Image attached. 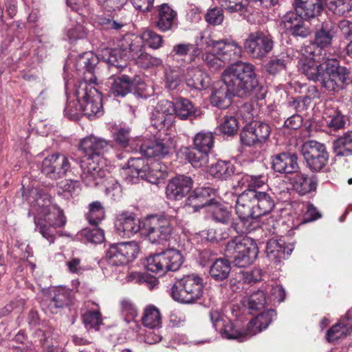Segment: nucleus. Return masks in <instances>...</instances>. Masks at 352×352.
Here are the masks:
<instances>
[{"label": "nucleus", "mask_w": 352, "mask_h": 352, "mask_svg": "<svg viewBox=\"0 0 352 352\" xmlns=\"http://www.w3.org/2000/svg\"><path fill=\"white\" fill-rule=\"evenodd\" d=\"M184 263L182 253L176 249H168L146 258L144 265L151 272L164 274L168 271H177Z\"/></svg>", "instance_id": "nucleus-11"}, {"label": "nucleus", "mask_w": 352, "mask_h": 352, "mask_svg": "<svg viewBox=\"0 0 352 352\" xmlns=\"http://www.w3.org/2000/svg\"><path fill=\"white\" fill-rule=\"evenodd\" d=\"M231 271L230 263L228 259H215L210 267V276L215 281H223L228 278Z\"/></svg>", "instance_id": "nucleus-42"}, {"label": "nucleus", "mask_w": 352, "mask_h": 352, "mask_svg": "<svg viewBox=\"0 0 352 352\" xmlns=\"http://www.w3.org/2000/svg\"><path fill=\"white\" fill-rule=\"evenodd\" d=\"M256 214L259 217L271 212L275 207L274 197L267 192L256 190Z\"/></svg>", "instance_id": "nucleus-45"}, {"label": "nucleus", "mask_w": 352, "mask_h": 352, "mask_svg": "<svg viewBox=\"0 0 352 352\" xmlns=\"http://www.w3.org/2000/svg\"><path fill=\"white\" fill-rule=\"evenodd\" d=\"M82 234L87 241L94 243H102L104 239V232L99 228L85 229L82 230Z\"/></svg>", "instance_id": "nucleus-63"}, {"label": "nucleus", "mask_w": 352, "mask_h": 352, "mask_svg": "<svg viewBox=\"0 0 352 352\" xmlns=\"http://www.w3.org/2000/svg\"><path fill=\"white\" fill-rule=\"evenodd\" d=\"M234 166L230 161L218 160L210 165L208 173L214 178L227 179L234 175Z\"/></svg>", "instance_id": "nucleus-44"}, {"label": "nucleus", "mask_w": 352, "mask_h": 352, "mask_svg": "<svg viewBox=\"0 0 352 352\" xmlns=\"http://www.w3.org/2000/svg\"><path fill=\"white\" fill-rule=\"evenodd\" d=\"M162 321L160 310L153 305L146 306L142 316V324L150 329H157L160 327Z\"/></svg>", "instance_id": "nucleus-47"}, {"label": "nucleus", "mask_w": 352, "mask_h": 352, "mask_svg": "<svg viewBox=\"0 0 352 352\" xmlns=\"http://www.w3.org/2000/svg\"><path fill=\"white\" fill-rule=\"evenodd\" d=\"M292 250L293 248L286 245L285 242L281 239H270L266 245L267 257L275 263H280L282 259L287 258Z\"/></svg>", "instance_id": "nucleus-34"}, {"label": "nucleus", "mask_w": 352, "mask_h": 352, "mask_svg": "<svg viewBox=\"0 0 352 352\" xmlns=\"http://www.w3.org/2000/svg\"><path fill=\"white\" fill-rule=\"evenodd\" d=\"M222 81L239 97L254 95L257 99L264 98L263 94L257 95L262 87L258 84L255 67L251 63L238 61L232 64L223 72Z\"/></svg>", "instance_id": "nucleus-5"}, {"label": "nucleus", "mask_w": 352, "mask_h": 352, "mask_svg": "<svg viewBox=\"0 0 352 352\" xmlns=\"http://www.w3.org/2000/svg\"><path fill=\"white\" fill-rule=\"evenodd\" d=\"M204 280L197 274L183 276L177 280L170 288V296L179 302L190 304L196 302L203 295Z\"/></svg>", "instance_id": "nucleus-9"}, {"label": "nucleus", "mask_w": 352, "mask_h": 352, "mask_svg": "<svg viewBox=\"0 0 352 352\" xmlns=\"http://www.w3.org/2000/svg\"><path fill=\"white\" fill-rule=\"evenodd\" d=\"M298 155L294 152H282L272 156V168L278 173L294 174L300 170Z\"/></svg>", "instance_id": "nucleus-24"}, {"label": "nucleus", "mask_w": 352, "mask_h": 352, "mask_svg": "<svg viewBox=\"0 0 352 352\" xmlns=\"http://www.w3.org/2000/svg\"><path fill=\"white\" fill-rule=\"evenodd\" d=\"M127 174L133 182V179L141 178L151 184H157L160 179H164L167 174L166 167L159 161H151L142 157H130L128 160Z\"/></svg>", "instance_id": "nucleus-10"}, {"label": "nucleus", "mask_w": 352, "mask_h": 352, "mask_svg": "<svg viewBox=\"0 0 352 352\" xmlns=\"http://www.w3.org/2000/svg\"><path fill=\"white\" fill-rule=\"evenodd\" d=\"M337 25L331 20L324 21L320 27L316 29L314 40L317 45L329 47L336 34Z\"/></svg>", "instance_id": "nucleus-38"}, {"label": "nucleus", "mask_w": 352, "mask_h": 352, "mask_svg": "<svg viewBox=\"0 0 352 352\" xmlns=\"http://www.w3.org/2000/svg\"><path fill=\"white\" fill-rule=\"evenodd\" d=\"M243 184H247L248 189H254L261 188L265 184L267 179L263 175H245L242 178Z\"/></svg>", "instance_id": "nucleus-61"}, {"label": "nucleus", "mask_w": 352, "mask_h": 352, "mask_svg": "<svg viewBox=\"0 0 352 352\" xmlns=\"http://www.w3.org/2000/svg\"><path fill=\"white\" fill-rule=\"evenodd\" d=\"M236 96L234 90L223 81L219 87H214L210 96L212 106L219 109H227L232 102V98Z\"/></svg>", "instance_id": "nucleus-32"}, {"label": "nucleus", "mask_w": 352, "mask_h": 352, "mask_svg": "<svg viewBox=\"0 0 352 352\" xmlns=\"http://www.w3.org/2000/svg\"><path fill=\"white\" fill-rule=\"evenodd\" d=\"M202 62L205 63L209 68L214 70L223 67L225 63L210 50L205 53L202 51V56L195 62V64L201 65Z\"/></svg>", "instance_id": "nucleus-53"}, {"label": "nucleus", "mask_w": 352, "mask_h": 352, "mask_svg": "<svg viewBox=\"0 0 352 352\" xmlns=\"http://www.w3.org/2000/svg\"><path fill=\"white\" fill-rule=\"evenodd\" d=\"M144 50L142 39L135 36L132 39L130 36L124 37L120 41L117 48H106L102 51L101 58L109 69H117L118 72H124L127 67V60H134Z\"/></svg>", "instance_id": "nucleus-6"}, {"label": "nucleus", "mask_w": 352, "mask_h": 352, "mask_svg": "<svg viewBox=\"0 0 352 352\" xmlns=\"http://www.w3.org/2000/svg\"><path fill=\"white\" fill-rule=\"evenodd\" d=\"M52 297L47 307L52 314H57L60 309L73 304L71 290L65 287H56L51 293Z\"/></svg>", "instance_id": "nucleus-31"}, {"label": "nucleus", "mask_w": 352, "mask_h": 352, "mask_svg": "<svg viewBox=\"0 0 352 352\" xmlns=\"http://www.w3.org/2000/svg\"><path fill=\"white\" fill-rule=\"evenodd\" d=\"M216 133L210 131L201 130L192 138V144L195 149L211 153L214 146Z\"/></svg>", "instance_id": "nucleus-39"}, {"label": "nucleus", "mask_w": 352, "mask_h": 352, "mask_svg": "<svg viewBox=\"0 0 352 352\" xmlns=\"http://www.w3.org/2000/svg\"><path fill=\"white\" fill-rule=\"evenodd\" d=\"M218 128L222 134L231 137L237 133L239 122L235 116L226 115L221 119Z\"/></svg>", "instance_id": "nucleus-51"}, {"label": "nucleus", "mask_w": 352, "mask_h": 352, "mask_svg": "<svg viewBox=\"0 0 352 352\" xmlns=\"http://www.w3.org/2000/svg\"><path fill=\"white\" fill-rule=\"evenodd\" d=\"M305 19L296 15V13L287 12L281 19V24L285 30L295 38H305L311 34L310 24Z\"/></svg>", "instance_id": "nucleus-19"}, {"label": "nucleus", "mask_w": 352, "mask_h": 352, "mask_svg": "<svg viewBox=\"0 0 352 352\" xmlns=\"http://www.w3.org/2000/svg\"><path fill=\"white\" fill-rule=\"evenodd\" d=\"M82 321L86 328L98 329L102 324V314L99 310L87 311L82 315Z\"/></svg>", "instance_id": "nucleus-57"}, {"label": "nucleus", "mask_w": 352, "mask_h": 352, "mask_svg": "<svg viewBox=\"0 0 352 352\" xmlns=\"http://www.w3.org/2000/svg\"><path fill=\"white\" fill-rule=\"evenodd\" d=\"M327 48L314 41L310 42L304 49L309 58L299 62V69L309 80L319 82L327 91L336 92L349 84L350 72L340 66L338 59L326 58Z\"/></svg>", "instance_id": "nucleus-1"}, {"label": "nucleus", "mask_w": 352, "mask_h": 352, "mask_svg": "<svg viewBox=\"0 0 352 352\" xmlns=\"http://www.w3.org/2000/svg\"><path fill=\"white\" fill-rule=\"evenodd\" d=\"M271 127L265 122H250L240 133V140L244 146L261 148L269 140Z\"/></svg>", "instance_id": "nucleus-14"}, {"label": "nucleus", "mask_w": 352, "mask_h": 352, "mask_svg": "<svg viewBox=\"0 0 352 352\" xmlns=\"http://www.w3.org/2000/svg\"><path fill=\"white\" fill-rule=\"evenodd\" d=\"M301 153L307 167L312 173L323 171L329 160L326 145L316 140H308L301 146Z\"/></svg>", "instance_id": "nucleus-12"}, {"label": "nucleus", "mask_w": 352, "mask_h": 352, "mask_svg": "<svg viewBox=\"0 0 352 352\" xmlns=\"http://www.w3.org/2000/svg\"><path fill=\"white\" fill-rule=\"evenodd\" d=\"M230 224L232 228L239 236L252 233V232L261 228L258 221L253 218H243L241 215H238V219L234 220L232 217Z\"/></svg>", "instance_id": "nucleus-40"}, {"label": "nucleus", "mask_w": 352, "mask_h": 352, "mask_svg": "<svg viewBox=\"0 0 352 352\" xmlns=\"http://www.w3.org/2000/svg\"><path fill=\"white\" fill-rule=\"evenodd\" d=\"M153 19L155 28L162 32L172 31L177 27V12L168 3L157 6Z\"/></svg>", "instance_id": "nucleus-21"}, {"label": "nucleus", "mask_w": 352, "mask_h": 352, "mask_svg": "<svg viewBox=\"0 0 352 352\" xmlns=\"http://www.w3.org/2000/svg\"><path fill=\"white\" fill-rule=\"evenodd\" d=\"M294 11L296 15L305 19H313L318 16L323 9V0H295Z\"/></svg>", "instance_id": "nucleus-30"}, {"label": "nucleus", "mask_w": 352, "mask_h": 352, "mask_svg": "<svg viewBox=\"0 0 352 352\" xmlns=\"http://www.w3.org/2000/svg\"><path fill=\"white\" fill-rule=\"evenodd\" d=\"M216 190L211 187L197 188L186 200V206L192 207L195 212L214 203Z\"/></svg>", "instance_id": "nucleus-27"}, {"label": "nucleus", "mask_w": 352, "mask_h": 352, "mask_svg": "<svg viewBox=\"0 0 352 352\" xmlns=\"http://www.w3.org/2000/svg\"><path fill=\"white\" fill-rule=\"evenodd\" d=\"M209 212L213 221L217 223L228 225L231 222L232 211L226 206L214 202L210 206Z\"/></svg>", "instance_id": "nucleus-46"}, {"label": "nucleus", "mask_w": 352, "mask_h": 352, "mask_svg": "<svg viewBox=\"0 0 352 352\" xmlns=\"http://www.w3.org/2000/svg\"><path fill=\"white\" fill-rule=\"evenodd\" d=\"M276 316V312L272 309L258 314L256 317L252 318L247 325L249 336L251 337L267 329Z\"/></svg>", "instance_id": "nucleus-36"}, {"label": "nucleus", "mask_w": 352, "mask_h": 352, "mask_svg": "<svg viewBox=\"0 0 352 352\" xmlns=\"http://www.w3.org/2000/svg\"><path fill=\"white\" fill-rule=\"evenodd\" d=\"M307 103L304 101L302 97L291 98L287 102V107L289 109V112L298 113L302 112L307 109Z\"/></svg>", "instance_id": "nucleus-64"}, {"label": "nucleus", "mask_w": 352, "mask_h": 352, "mask_svg": "<svg viewBox=\"0 0 352 352\" xmlns=\"http://www.w3.org/2000/svg\"><path fill=\"white\" fill-rule=\"evenodd\" d=\"M71 168L68 157L59 153L47 155L41 163V172L47 177L57 180L66 176Z\"/></svg>", "instance_id": "nucleus-16"}, {"label": "nucleus", "mask_w": 352, "mask_h": 352, "mask_svg": "<svg viewBox=\"0 0 352 352\" xmlns=\"http://www.w3.org/2000/svg\"><path fill=\"white\" fill-rule=\"evenodd\" d=\"M256 190L246 189L239 195L235 206L237 215L256 220Z\"/></svg>", "instance_id": "nucleus-25"}, {"label": "nucleus", "mask_w": 352, "mask_h": 352, "mask_svg": "<svg viewBox=\"0 0 352 352\" xmlns=\"http://www.w3.org/2000/svg\"><path fill=\"white\" fill-rule=\"evenodd\" d=\"M98 63V58L91 52H86L79 55L76 63V67L79 74L83 77L79 82H85L91 86L96 85L97 78L94 69Z\"/></svg>", "instance_id": "nucleus-23"}, {"label": "nucleus", "mask_w": 352, "mask_h": 352, "mask_svg": "<svg viewBox=\"0 0 352 352\" xmlns=\"http://www.w3.org/2000/svg\"><path fill=\"white\" fill-rule=\"evenodd\" d=\"M329 10L339 16L349 14L352 10V0H323Z\"/></svg>", "instance_id": "nucleus-50"}, {"label": "nucleus", "mask_w": 352, "mask_h": 352, "mask_svg": "<svg viewBox=\"0 0 352 352\" xmlns=\"http://www.w3.org/2000/svg\"><path fill=\"white\" fill-rule=\"evenodd\" d=\"M140 38L142 39V43H144L149 47L154 50L161 47L164 43L162 36L151 30H145Z\"/></svg>", "instance_id": "nucleus-56"}, {"label": "nucleus", "mask_w": 352, "mask_h": 352, "mask_svg": "<svg viewBox=\"0 0 352 352\" xmlns=\"http://www.w3.org/2000/svg\"><path fill=\"white\" fill-rule=\"evenodd\" d=\"M109 69L112 73L115 72L109 78L110 92L113 96L123 98L133 91L132 77L122 74V72H118L115 68L113 70Z\"/></svg>", "instance_id": "nucleus-26"}, {"label": "nucleus", "mask_w": 352, "mask_h": 352, "mask_svg": "<svg viewBox=\"0 0 352 352\" xmlns=\"http://www.w3.org/2000/svg\"><path fill=\"white\" fill-rule=\"evenodd\" d=\"M333 150L337 156H352V131L344 133L333 142Z\"/></svg>", "instance_id": "nucleus-41"}, {"label": "nucleus", "mask_w": 352, "mask_h": 352, "mask_svg": "<svg viewBox=\"0 0 352 352\" xmlns=\"http://www.w3.org/2000/svg\"><path fill=\"white\" fill-rule=\"evenodd\" d=\"M258 248L251 238L237 236L230 240L226 245L225 254L232 260L238 267H246L252 265L257 258Z\"/></svg>", "instance_id": "nucleus-8"}, {"label": "nucleus", "mask_w": 352, "mask_h": 352, "mask_svg": "<svg viewBox=\"0 0 352 352\" xmlns=\"http://www.w3.org/2000/svg\"><path fill=\"white\" fill-rule=\"evenodd\" d=\"M190 177L178 175L173 178L166 187V193L170 198L180 199L186 196L192 188Z\"/></svg>", "instance_id": "nucleus-29"}, {"label": "nucleus", "mask_w": 352, "mask_h": 352, "mask_svg": "<svg viewBox=\"0 0 352 352\" xmlns=\"http://www.w3.org/2000/svg\"><path fill=\"white\" fill-rule=\"evenodd\" d=\"M116 232L122 238H129L140 230V222L133 212L123 211L116 214L114 222Z\"/></svg>", "instance_id": "nucleus-22"}, {"label": "nucleus", "mask_w": 352, "mask_h": 352, "mask_svg": "<svg viewBox=\"0 0 352 352\" xmlns=\"http://www.w3.org/2000/svg\"><path fill=\"white\" fill-rule=\"evenodd\" d=\"M205 44L208 50H212L224 62L236 60L241 56L242 47L236 41L228 38L214 40L208 37Z\"/></svg>", "instance_id": "nucleus-17"}, {"label": "nucleus", "mask_w": 352, "mask_h": 352, "mask_svg": "<svg viewBox=\"0 0 352 352\" xmlns=\"http://www.w3.org/2000/svg\"><path fill=\"white\" fill-rule=\"evenodd\" d=\"M130 133V129L120 128L113 133V139L116 144L124 149L129 148L131 140Z\"/></svg>", "instance_id": "nucleus-59"}, {"label": "nucleus", "mask_w": 352, "mask_h": 352, "mask_svg": "<svg viewBox=\"0 0 352 352\" xmlns=\"http://www.w3.org/2000/svg\"><path fill=\"white\" fill-rule=\"evenodd\" d=\"M197 107L189 99L179 97L175 99L174 116L181 120L196 119L199 116Z\"/></svg>", "instance_id": "nucleus-33"}, {"label": "nucleus", "mask_w": 352, "mask_h": 352, "mask_svg": "<svg viewBox=\"0 0 352 352\" xmlns=\"http://www.w3.org/2000/svg\"><path fill=\"white\" fill-rule=\"evenodd\" d=\"M265 303V294L262 290L253 292L248 299V307L251 311H258L263 309Z\"/></svg>", "instance_id": "nucleus-58"}, {"label": "nucleus", "mask_w": 352, "mask_h": 352, "mask_svg": "<svg viewBox=\"0 0 352 352\" xmlns=\"http://www.w3.org/2000/svg\"><path fill=\"white\" fill-rule=\"evenodd\" d=\"M289 178L292 189L300 195L315 192L318 184V178L315 175H309L299 170Z\"/></svg>", "instance_id": "nucleus-28"}, {"label": "nucleus", "mask_w": 352, "mask_h": 352, "mask_svg": "<svg viewBox=\"0 0 352 352\" xmlns=\"http://www.w3.org/2000/svg\"><path fill=\"white\" fill-rule=\"evenodd\" d=\"M139 67L144 69L157 65L159 60L146 53L144 50L139 54L138 58L133 60Z\"/></svg>", "instance_id": "nucleus-62"}, {"label": "nucleus", "mask_w": 352, "mask_h": 352, "mask_svg": "<svg viewBox=\"0 0 352 352\" xmlns=\"http://www.w3.org/2000/svg\"><path fill=\"white\" fill-rule=\"evenodd\" d=\"M177 224V219L175 216L167 214L150 215L143 221L142 231L151 243L160 244L170 241Z\"/></svg>", "instance_id": "nucleus-7"}, {"label": "nucleus", "mask_w": 352, "mask_h": 352, "mask_svg": "<svg viewBox=\"0 0 352 352\" xmlns=\"http://www.w3.org/2000/svg\"><path fill=\"white\" fill-rule=\"evenodd\" d=\"M184 154L185 159L195 168H200L205 166L208 162L209 153L197 151L194 146L186 147Z\"/></svg>", "instance_id": "nucleus-48"}, {"label": "nucleus", "mask_w": 352, "mask_h": 352, "mask_svg": "<svg viewBox=\"0 0 352 352\" xmlns=\"http://www.w3.org/2000/svg\"><path fill=\"white\" fill-rule=\"evenodd\" d=\"M249 0H221V6L230 12H238L241 15L248 12Z\"/></svg>", "instance_id": "nucleus-54"}, {"label": "nucleus", "mask_w": 352, "mask_h": 352, "mask_svg": "<svg viewBox=\"0 0 352 352\" xmlns=\"http://www.w3.org/2000/svg\"><path fill=\"white\" fill-rule=\"evenodd\" d=\"M170 55L173 57L188 56V62L195 63L202 56V49L197 43L182 42L177 43L173 47Z\"/></svg>", "instance_id": "nucleus-35"}, {"label": "nucleus", "mask_w": 352, "mask_h": 352, "mask_svg": "<svg viewBox=\"0 0 352 352\" xmlns=\"http://www.w3.org/2000/svg\"><path fill=\"white\" fill-rule=\"evenodd\" d=\"M138 252L139 246L135 241L112 243L106 252V258L112 265H124L135 259Z\"/></svg>", "instance_id": "nucleus-15"}, {"label": "nucleus", "mask_w": 352, "mask_h": 352, "mask_svg": "<svg viewBox=\"0 0 352 352\" xmlns=\"http://www.w3.org/2000/svg\"><path fill=\"white\" fill-rule=\"evenodd\" d=\"M120 311L126 323L136 322L138 310L136 305L129 299H123L120 302Z\"/></svg>", "instance_id": "nucleus-52"}, {"label": "nucleus", "mask_w": 352, "mask_h": 352, "mask_svg": "<svg viewBox=\"0 0 352 352\" xmlns=\"http://www.w3.org/2000/svg\"><path fill=\"white\" fill-rule=\"evenodd\" d=\"M210 318L213 327L223 338L242 342L250 337L247 329L243 331L236 329L230 320L224 318L223 315L217 310L210 311Z\"/></svg>", "instance_id": "nucleus-18"}, {"label": "nucleus", "mask_w": 352, "mask_h": 352, "mask_svg": "<svg viewBox=\"0 0 352 352\" xmlns=\"http://www.w3.org/2000/svg\"><path fill=\"white\" fill-rule=\"evenodd\" d=\"M32 198L30 204L34 212L36 228L42 236L52 244L56 240L57 229L65 226L67 218L59 206L52 204L51 196L48 193L38 190Z\"/></svg>", "instance_id": "nucleus-3"}, {"label": "nucleus", "mask_w": 352, "mask_h": 352, "mask_svg": "<svg viewBox=\"0 0 352 352\" xmlns=\"http://www.w3.org/2000/svg\"><path fill=\"white\" fill-rule=\"evenodd\" d=\"M223 19V11L222 8L219 7H214L209 9L205 15V20L206 22L212 25H219L221 24Z\"/></svg>", "instance_id": "nucleus-60"}, {"label": "nucleus", "mask_w": 352, "mask_h": 352, "mask_svg": "<svg viewBox=\"0 0 352 352\" xmlns=\"http://www.w3.org/2000/svg\"><path fill=\"white\" fill-rule=\"evenodd\" d=\"M173 148L170 137L166 135L160 139L144 141L140 146V154L147 158H163Z\"/></svg>", "instance_id": "nucleus-20"}, {"label": "nucleus", "mask_w": 352, "mask_h": 352, "mask_svg": "<svg viewBox=\"0 0 352 352\" xmlns=\"http://www.w3.org/2000/svg\"><path fill=\"white\" fill-rule=\"evenodd\" d=\"M274 40L268 31L258 30L251 32L245 40V52L252 58L262 60L273 50Z\"/></svg>", "instance_id": "nucleus-13"}, {"label": "nucleus", "mask_w": 352, "mask_h": 352, "mask_svg": "<svg viewBox=\"0 0 352 352\" xmlns=\"http://www.w3.org/2000/svg\"><path fill=\"white\" fill-rule=\"evenodd\" d=\"M75 94L77 100L68 101L64 109L65 116L69 120H76L81 115L93 120L102 115V94L94 86L78 82L76 85Z\"/></svg>", "instance_id": "nucleus-4"}, {"label": "nucleus", "mask_w": 352, "mask_h": 352, "mask_svg": "<svg viewBox=\"0 0 352 352\" xmlns=\"http://www.w3.org/2000/svg\"><path fill=\"white\" fill-rule=\"evenodd\" d=\"M185 80L188 87L197 90L206 89L209 85L207 74L198 67L187 68Z\"/></svg>", "instance_id": "nucleus-37"}, {"label": "nucleus", "mask_w": 352, "mask_h": 352, "mask_svg": "<svg viewBox=\"0 0 352 352\" xmlns=\"http://www.w3.org/2000/svg\"><path fill=\"white\" fill-rule=\"evenodd\" d=\"M89 210L85 214L89 223L98 226L105 218V210L102 203L95 201L89 204Z\"/></svg>", "instance_id": "nucleus-49"}, {"label": "nucleus", "mask_w": 352, "mask_h": 352, "mask_svg": "<svg viewBox=\"0 0 352 352\" xmlns=\"http://www.w3.org/2000/svg\"><path fill=\"white\" fill-rule=\"evenodd\" d=\"M324 115L327 126L333 131L343 129L346 124V117L336 107H327Z\"/></svg>", "instance_id": "nucleus-43"}, {"label": "nucleus", "mask_w": 352, "mask_h": 352, "mask_svg": "<svg viewBox=\"0 0 352 352\" xmlns=\"http://www.w3.org/2000/svg\"><path fill=\"white\" fill-rule=\"evenodd\" d=\"M287 60L285 58L273 57L265 65L266 72L275 76L286 70Z\"/></svg>", "instance_id": "nucleus-55"}, {"label": "nucleus", "mask_w": 352, "mask_h": 352, "mask_svg": "<svg viewBox=\"0 0 352 352\" xmlns=\"http://www.w3.org/2000/svg\"><path fill=\"white\" fill-rule=\"evenodd\" d=\"M111 147V142L94 135L80 140L78 151L80 154V177L86 186L95 187L99 185L109 174L100 163L104 153Z\"/></svg>", "instance_id": "nucleus-2"}]
</instances>
